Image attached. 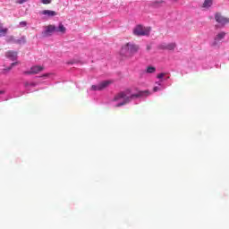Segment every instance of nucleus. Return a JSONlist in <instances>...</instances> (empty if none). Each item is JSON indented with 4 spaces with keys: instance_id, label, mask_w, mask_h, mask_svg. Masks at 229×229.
<instances>
[{
    "instance_id": "22",
    "label": "nucleus",
    "mask_w": 229,
    "mask_h": 229,
    "mask_svg": "<svg viewBox=\"0 0 229 229\" xmlns=\"http://www.w3.org/2000/svg\"><path fill=\"white\" fill-rule=\"evenodd\" d=\"M24 87H26V88L36 87V83H34V82H26V83H24Z\"/></svg>"
},
{
    "instance_id": "2",
    "label": "nucleus",
    "mask_w": 229,
    "mask_h": 229,
    "mask_svg": "<svg viewBox=\"0 0 229 229\" xmlns=\"http://www.w3.org/2000/svg\"><path fill=\"white\" fill-rule=\"evenodd\" d=\"M114 102L122 101L116 106V107H121V106H123L124 105L129 104L131 101V99L129 97H127L123 91H122L121 93L114 97Z\"/></svg>"
},
{
    "instance_id": "29",
    "label": "nucleus",
    "mask_w": 229,
    "mask_h": 229,
    "mask_svg": "<svg viewBox=\"0 0 229 229\" xmlns=\"http://www.w3.org/2000/svg\"><path fill=\"white\" fill-rule=\"evenodd\" d=\"M0 94H3V91H2V90H0Z\"/></svg>"
},
{
    "instance_id": "14",
    "label": "nucleus",
    "mask_w": 229,
    "mask_h": 229,
    "mask_svg": "<svg viewBox=\"0 0 229 229\" xmlns=\"http://www.w3.org/2000/svg\"><path fill=\"white\" fill-rule=\"evenodd\" d=\"M225 35V32H220V33L216 34V36L215 37V41L218 42V41L224 39Z\"/></svg>"
},
{
    "instance_id": "18",
    "label": "nucleus",
    "mask_w": 229,
    "mask_h": 229,
    "mask_svg": "<svg viewBox=\"0 0 229 229\" xmlns=\"http://www.w3.org/2000/svg\"><path fill=\"white\" fill-rule=\"evenodd\" d=\"M155 72H157V69L153 66H148L147 67V73H155Z\"/></svg>"
},
{
    "instance_id": "26",
    "label": "nucleus",
    "mask_w": 229,
    "mask_h": 229,
    "mask_svg": "<svg viewBox=\"0 0 229 229\" xmlns=\"http://www.w3.org/2000/svg\"><path fill=\"white\" fill-rule=\"evenodd\" d=\"M165 76V73H159V74L157 76V78H158V79H163Z\"/></svg>"
},
{
    "instance_id": "24",
    "label": "nucleus",
    "mask_w": 229,
    "mask_h": 229,
    "mask_svg": "<svg viewBox=\"0 0 229 229\" xmlns=\"http://www.w3.org/2000/svg\"><path fill=\"white\" fill-rule=\"evenodd\" d=\"M51 0H41V3L44 4H49Z\"/></svg>"
},
{
    "instance_id": "28",
    "label": "nucleus",
    "mask_w": 229,
    "mask_h": 229,
    "mask_svg": "<svg viewBox=\"0 0 229 229\" xmlns=\"http://www.w3.org/2000/svg\"><path fill=\"white\" fill-rule=\"evenodd\" d=\"M163 3H164L163 0L159 1V4H163Z\"/></svg>"
},
{
    "instance_id": "8",
    "label": "nucleus",
    "mask_w": 229,
    "mask_h": 229,
    "mask_svg": "<svg viewBox=\"0 0 229 229\" xmlns=\"http://www.w3.org/2000/svg\"><path fill=\"white\" fill-rule=\"evenodd\" d=\"M42 71H44L43 66L36 65V66L30 67V71H29V72H34V73H39Z\"/></svg>"
},
{
    "instance_id": "4",
    "label": "nucleus",
    "mask_w": 229,
    "mask_h": 229,
    "mask_svg": "<svg viewBox=\"0 0 229 229\" xmlns=\"http://www.w3.org/2000/svg\"><path fill=\"white\" fill-rule=\"evenodd\" d=\"M215 21H216L217 23H219L222 26H225V24L229 23V19L225 17L221 13H215Z\"/></svg>"
},
{
    "instance_id": "3",
    "label": "nucleus",
    "mask_w": 229,
    "mask_h": 229,
    "mask_svg": "<svg viewBox=\"0 0 229 229\" xmlns=\"http://www.w3.org/2000/svg\"><path fill=\"white\" fill-rule=\"evenodd\" d=\"M149 30H151L150 28L148 27H142L141 25H138L133 29V35L135 36H148L149 35Z\"/></svg>"
},
{
    "instance_id": "16",
    "label": "nucleus",
    "mask_w": 229,
    "mask_h": 229,
    "mask_svg": "<svg viewBox=\"0 0 229 229\" xmlns=\"http://www.w3.org/2000/svg\"><path fill=\"white\" fill-rule=\"evenodd\" d=\"M212 6V0H205L203 4L204 8H208Z\"/></svg>"
},
{
    "instance_id": "5",
    "label": "nucleus",
    "mask_w": 229,
    "mask_h": 229,
    "mask_svg": "<svg viewBox=\"0 0 229 229\" xmlns=\"http://www.w3.org/2000/svg\"><path fill=\"white\" fill-rule=\"evenodd\" d=\"M54 32H57L56 27L55 25H48L47 27H46L44 32H42V37L48 38L52 36Z\"/></svg>"
},
{
    "instance_id": "10",
    "label": "nucleus",
    "mask_w": 229,
    "mask_h": 229,
    "mask_svg": "<svg viewBox=\"0 0 229 229\" xmlns=\"http://www.w3.org/2000/svg\"><path fill=\"white\" fill-rule=\"evenodd\" d=\"M7 33H8V29L4 28L3 24L0 23V38L5 37Z\"/></svg>"
},
{
    "instance_id": "13",
    "label": "nucleus",
    "mask_w": 229,
    "mask_h": 229,
    "mask_svg": "<svg viewBox=\"0 0 229 229\" xmlns=\"http://www.w3.org/2000/svg\"><path fill=\"white\" fill-rule=\"evenodd\" d=\"M176 48V43H169L168 45L165 46V49L168 51H174Z\"/></svg>"
},
{
    "instance_id": "6",
    "label": "nucleus",
    "mask_w": 229,
    "mask_h": 229,
    "mask_svg": "<svg viewBox=\"0 0 229 229\" xmlns=\"http://www.w3.org/2000/svg\"><path fill=\"white\" fill-rule=\"evenodd\" d=\"M147 97H149V90H141V91H139V93L137 94H131V97H129V98L131 100L134 99V98H147Z\"/></svg>"
},
{
    "instance_id": "27",
    "label": "nucleus",
    "mask_w": 229,
    "mask_h": 229,
    "mask_svg": "<svg viewBox=\"0 0 229 229\" xmlns=\"http://www.w3.org/2000/svg\"><path fill=\"white\" fill-rule=\"evenodd\" d=\"M158 90H160V89L158 87L153 88V92H157Z\"/></svg>"
},
{
    "instance_id": "11",
    "label": "nucleus",
    "mask_w": 229,
    "mask_h": 229,
    "mask_svg": "<svg viewBox=\"0 0 229 229\" xmlns=\"http://www.w3.org/2000/svg\"><path fill=\"white\" fill-rule=\"evenodd\" d=\"M56 31L62 34H65V32L67 31V29L64 26V24L60 23L58 24V28H56Z\"/></svg>"
},
{
    "instance_id": "20",
    "label": "nucleus",
    "mask_w": 229,
    "mask_h": 229,
    "mask_svg": "<svg viewBox=\"0 0 229 229\" xmlns=\"http://www.w3.org/2000/svg\"><path fill=\"white\" fill-rule=\"evenodd\" d=\"M14 41H17V39H14V37H13V36L6 38V43H11V42H14Z\"/></svg>"
},
{
    "instance_id": "17",
    "label": "nucleus",
    "mask_w": 229,
    "mask_h": 229,
    "mask_svg": "<svg viewBox=\"0 0 229 229\" xmlns=\"http://www.w3.org/2000/svg\"><path fill=\"white\" fill-rule=\"evenodd\" d=\"M17 65H20V62H15V63L11 64L10 67L4 69V71L10 72V71H12L13 67L17 66Z\"/></svg>"
},
{
    "instance_id": "25",
    "label": "nucleus",
    "mask_w": 229,
    "mask_h": 229,
    "mask_svg": "<svg viewBox=\"0 0 229 229\" xmlns=\"http://www.w3.org/2000/svg\"><path fill=\"white\" fill-rule=\"evenodd\" d=\"M26 2H28V0H18V1L16 2V4H22L26 3Z\"/></svg>"
},
{
    "instance_id": "21",
    "label": "nucleus",
    "mask_w": 229,
    "mask_h": 229,
    "mask_svg": "<svg viewBox=\"0 0 229 229\" xmlns=\"http://www.w3.org/2000/svg\"><path fill=\"white\" fill-rule=\"evenodd\" d=\"M22 74H24V75H34V74H38V72H30V71H24V72H22Z\"/></svg>"
},
{
    "instance_id": "9",
    "label": "nucleus",
    "mask_w": 229,
    "mask_h": 229,
    "mask_svg": "<svg viewBox=\"0 0 229 229\" xmlns=\"http://www.w3.org/2000/svg\"><path fill=\"white\" fill-rule=\"evenodd\" d=\"M42 15H47L48 17H55L57 15V13H55V11L44 10L42 11Z\"/></svg>"
},
{
    "instance_id": "19",
    "label": "nucleus",
    "mask_w": 229,
    "mask_h": 229,
    "mask_svg": "<svg viewBox=\"0 0 229 229\" xmlns=\"http://www.w3.org/2000/svg\"><path fill=\"white\" fill-rule=\"evenodd\" d=\"M103 89H105V88H103V87H99V86H96V85L91 86V90H93V91H100Z\"/></svg>"
},
{
    "instance_id": "23",
    "label": "nucleus",
    "mask_w": 229,
    "mask_h": 229,
    "mask_svg": "<svg viewBox=\"0 0 229 229\" xmlns=\"http://www.w3.org/2000/svg\"><path fill=\"white\" fill-rule=\"evenodd\" d=\"M28 25V23L26 22V21H21L20 22V27L21 28H24V27H26Z\"/></svg>"
},
{
    "instance_id": "1",
    "label": "nucleus",
    "mask_w": 229,
    "mask_h": 229,
    "mask_svg": "<svg viewBox=\"0 0 229 229\" xmlns=\"http://www.w3.org/2000/svg\"><path fill=\"white\" fill-rule=\"evenodd\" d=\"M137 52H139V46L127 43V45L122 47L121 55L125 57H131Z\"/></svg>"
},
{
    "instance_id": "7",
    "label": "nucleus",
    "mask_w": 229,
    "mask_h": 229,
    "mask_svg": "<svg viewBox=\"0 0 229 229\" xmlns=\"http://www.w3.org/2000/svg\"><path fill=\"white\" fill-rule=\"evenodd\" d=\"M5 56H6V58L10 59L11 61H14L18 57V53L13 52V51H8L5 54Z\"/></svg>"
},
{
    "instance_id": "15",
    "label": "nucleus",
    "mask_w": 229,
    "mask_h": 229,
    "mask_svg": "<svg viewBox=\"0 0 229 229\" xmlns=\"http://www.w3.org/2000/svg\"><path fill=\"white\" fill-rule=\"evenodd\" d=\"M10 43L16 44V45H21V44L26 43V39L24 38H21L20 39H17L15 41H12Z\"/></svg>"
},
{
    "instance_id": "12",
    "label": "nucleus",
    "mask_w": 229,
    "mask_h": 229,
    "mask_svg": "<svg viewBox=\"0 0 229 229\" xmlns=\"http://www.w3.org/2000/svg\"><path fill=\"white\" fill-rule=\"evenodd\" d=\"M109 85H111L110 81H104L103 82H101V83H99L98 85H96V86L106 89V88L109 87Z\"/></svg>"
}]
</instances>
